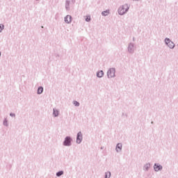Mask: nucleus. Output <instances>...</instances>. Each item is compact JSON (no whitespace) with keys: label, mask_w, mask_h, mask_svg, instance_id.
Returning <instances> with one entry per match:
<instances>
[{"label":"nucleus","mask_w":178,"mask_h":178,"mask_svg":"<svg viewBox=\"0 0 178 178\" xmlns=\"http://www.w3.org/2000/svg\"><path fill=\"white\" fill-rule=\"evenodd\" d=\"M74 105H75V106H79L80 105V103H79L78 102H74Z\"/></svg>","instance_id":"f3484780"},{"label":"nucleus","mask_w":178,"mask_h":178,"mask_svg":"<svg viewBox=\"0 0 178 178\" xmlns=\"http://www.w3.org/2000/svg\"><path fill=\"white\" fill-rule=\"evenodd\" d=\"M63 175V171H59L58 172L56 173V176H62Z\"/></svg>","instance_id":"2eb2a0df"},{"label":"nucleus","mask_w":178,"mask_h":178,"mask_svg":"<svg viewBox=\"0 0 178 178\" xmlns=\"http://www.w3.org/2000/svg\"><path fill=\"white\" fill-rule=\"evenodd\" d=\"M170 40H169L168 38H166V39L165 40V44H166L167 45L170 43Z\"/></svg>","instance_id":"dca6fc26"},{"label":"nucleus","mask_w":178,"mask_h":178,"mask_svg":"<svg viewBox=\"0 0 178 178\" xmlns=\"http://www.w3.org/2000/svg\"><path fill=\"white\" fill-rule=\"evenodd\" d=\"M0 56H1V51H0Z\"/></svg>","instance_id":"aec40b11"},{"label":"nucleus","mask_w":178,"mask_h":178,"mask_svg":"<svg viewBox=\"0 0 178 178\" xmlns=\"http://www.w3.org/2000/svg\"><path fill=\"white\" fill-rule=\"evenodd\" d=\"M169 48H175V43H173L172 41L170 42L169 44H167Z\"/></svg>","instance_id":"6e6552de"},{"label":"nucleus","mask_w":178,"mask_h":178,"mask_svg":"<svg viewBox=\"0 0 178 178\" xmlns=\"http://www.w3.org/2000/svg\"><path fill=\"white\" fill-rule=\"evenodd\" d=\"M54 116H58L59 115V111H58V110L54 109Z\"/></svg>","instance_id":"ddd939ff"},{"label":"nucleus","mask_w":178,"mask_h":178,"mask_svg":"<svg viewBox=\"0 0 178 178\" xmlns=\"http://www.w3.org/2000/svg\"><path fill=\"white\" fill-rule=\"evenodd\" d=\"M86 22H90L91 20V16L87 15L85 17Z\"/></svg>","instance_id":"9b49d317"},{"label":"nucleus","mask_w":178,"mask_h":178,"mask_svg":"<svg viewBox=\"0 0 178 178\" xmlns=\"http://www.w3.org/2000/svg\"><path fill=\"white\" fill-rule=\"evenodd\" d=\"M115 72L116 70H115V68H111L107 72L108 77L109 78L115 77Z\"/></svg>","instance_id":"f03ea898"},{"label":"nucleus","mask_w":178,"mask_h":178,"mask_svg":"<svg viewBox=\"0 0 178 178\" xmlns=\"http://www.w3.org/2000/svg\"><path fill=\"white\" fill-rule=\"evenodd\" d=\"M71 141H72V139H70V137H66L64 141V145H67V146L70 145Z\"/></svg>","instance_id":"20e7f679"},{"label":"nucleus","mask_w":178,"mask_h":178,"mask_svg":"<svg viewBox=\"0 0 178 178\" xmlns=\"http://www.w3.org/2000/svg\"><path fill=\"white\" fill-rule=\"evenodd\" d=\"M97 77H102L104 76V71H100L97 73Z\"/></svg>","instance_id":"1a4fd4ad"},{"label":"nucleus","mask_w":178,"mask_h":178,"mask_svg":"<svg viewBox=\"0 0 178 178\" xmlns=\"http://www.w3.org/2000/svg\"><path fill=\"white\" fill-rule=\"evenodd\" d=\"M129 10V6L127 4H124L122 6L120 7L118 9L119 15H124L126 12Z\"/></svg>","instance_id":"f257e3e1"},{"label":"nucleus","mask_w":178,"mask_h":178,"mask_svg":"<svg viewBox=\"0 0 178 178\" xmlns=\"http://www.w3.org/2000/svg\"><path fill=\"white\" fill-rule=\"evenodd\" d=\"M2 30H3V25L0 24V33L2 31Z\"/></svg>","instance_id":"a211bd4d"},{"label":"nucleus","mask_w":178,"mask_h":178,"mask_svg":"<svg viewBox=\"0 0 178 178\" xmlns=\"http://www.w3.org/2000/svg\"><path fill=\"white\" fill-rule=\"evenodd\" d=\"M65 23H70L72 22V16L67 15L66 17L65 18Z\"/></svg>","instance_id":"423d86ee"},{"label":"nucleus","mask_w":178,"mask_h":178,"mask_svg":"<svg viewBox=\"0 0 178 178\" xmlns=\"http://www.w3.org/2000/svg\"><path fill=\"white\" fill-rule=\"evenodd\" d=\"M102 14L103 16H108V15H109V11H104Z\"/></svg>","instance_id":"f8f14e48"},{"label":"nucleus","mask_w":178,"mask_h":178,"mask_svg":"<svg viewBox=\"0 0 178 178\" xmlns=\"http://www.w3.org/2000/svg\"><path fill=\"white\" fill-rule=\"evenodd\" d=\"M109 177H111V172H106L105 178H109Z\"/></svg>","instance_id":"4468645a"},{"label":"nucleus","mask_w":178,"mask_h":178,"mask_svg":"<svg viewBox=\"0 0 178 178\" xmlns=\"http://www.w3.org/2000/svg\"><path fill=\"white\" fill-rule=\"evenodd\" d=\"M122 150V144L118 143L116 147V151L119 152V151Z\"/></svg>","instance_id":"0eeeda50"},{"label":"nucleus","mask_w":178,"mask_h":178,"mask_svg":"<svg viewBox=\"0 0 178 178\" xmlns=\"http://www.w3.org/2000/svg\"><path fill=\"white\" fill-rule=\"evenodd\" d=\"M42 91H44V88H42V87L38 88V94H42Z\"/></svg>","instance_id":"9d476101"},{"label":"nucleus","mask_w":178,"mask_h":178,"mask_svg":"<svg viewBox=\"0 0 178 178\" xmlns=\"http://www.w3.org/2000/svg\"><path fill=\"white\" fill-rule=\"evenodd\" d=\"M154 168V170L156 172H159V170H161V169H162V165H158V164H155Z\"/></svg>","instance_id":"39448f33"},{"label":"nucleus","mask_w":178,"mask_h":178,"mask_svg":"<svg viewBox=\"0 0 178 178\" xmlns=\"http://www.w3.org/2000/svg\"><path fill=\"white\" fill-rule=\"evenodd\" d=\"M145 168H146L147 169H148V168H149V164H147V165H145Z\"/></svg>","instance_id":"6ab92c4d"},{"label":"nucleus","mask_w":178,"mask_h":178,"mask_svg":"<svg viewBox=\"0 0 178 178\" xmlns=\"http://www.w3.org/2000/svg\"><path fill=\"white\" fill-rule=\"evenodd\" d=\"M81 140H83V135L81 134V132H79L77 134L76 143L80 144V143H81Z\"/></svg>","instance_id":"7ed1b4c3"}]
</instances>
